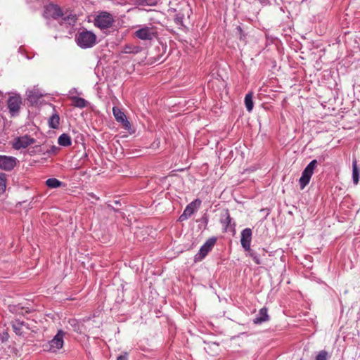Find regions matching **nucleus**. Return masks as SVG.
Here are the masks:
<instances>
[{
	"mask_svg": "<svg viewBox=\"0 0 360 360\" xmlns=\"http://www.w3.org/2000/svg\"><path fill=\"white\" fill-rule=\"evenodd\" d=\"M35 9L42 8L41 15L45 16V0H36V3L33 6Z\"/></svg>",
	"mask_w": 360,
	"mask_h": 360,
	"instance_id": "c756f323",
	"label": "nucleus"
},
{
	"mask_svg": "<svg viewBox=\"0 0 360 360\" xmlns=\"http://www.w3.org/2000/svg\"><path fill=\"white\" fill-rule=\"evenodd\" d=\"M317 165L316 160H314L309 162L306 167L302 174V176L300 179V184L301 189H303L310 181V179L314 173V170Z\"/></svg>",
	"mask_w": 360,
	"mask_h": 360,
	"instance_id": "423d86ee",
	"label": "nucleus"
},
{
	"mask_svg": "<svg viewBox=\"0 0 360 360\" xmlns=\"http://www.w3.org/2000/svg\"><path fill=\"white\" fill-rule=\"evenodd\" d=\"M112 112L116 121L120 122L125 129L130 128V122L127 120L125 114L119 108L113 107Z\"/></svg>",
	"mask_w": 360,
	"mask_h": 360,
	"instance_id": "4468645a",
	"label": "nucleus"
},
{
	"mask_svg": "<svg viewBox=\"0 0 360 360\" xmlns=\"http://www.w3.org/2000/svg\"><path fill=\"white\" fill-rule=\"evenodd\" d=\"M60 148L56 146H53L51 148L50 150H48L46 151L47 153H52L53 155L58 153V152L59 151Z\"/></svg>",
	"mask_w": 360,
	"mask_h": 360,
	"instance_id": "473e14b6",
	"label": "nucleus"
},
{
	"mask_svg": "<svg viewBox=\"0 0 360 360\" xmlns=\"http://www.w3.org/2000/svg\"><path fill=\"white\" fill-rule=\"evenodd\" d=\"M50 109L51 115L48 118V124L50 128L57 129L60 126V115L58 112L56 110L55 106L51 103H46V110Z\"/></svg>",
	"mask_w": 360,
	"mask_h": 360,
	"instance_id": "9b49d317",
	"label": "nucleus"
},
{
	"mask_svg": "<svg viewBox=\"0 0 360 360\" xmlns=\"http://www.w3.org/2000/svg\"><path fill=\"white\" fill-rule=\"evenodd\" d=\"M115 205H120V201L115 200Z\"/></svg>",
	"mask_w": 360,
	"mask_h": 360,
	"instance_id": "4c0bfd02",
	"label": "nucleus"
},
{
	"mask_svg": "<svg viewBox=\"0 0 360 360\" xmlns=\"http://www.w3.org/2000/svg\"><path fill=\"white\" fill-rule=\"evenodd\" d=\"M217 242V238L212 237L206 240L203 245L200 248L199 252L195 255V259L200 261L210 252Z\"/></svg>",
	"mask_w": 360,
	"mask_h": 360,
	"instance_id": "6e6552de",
	"label": "nucleus"
},
{
	"mask_svg": "<svg viewBox=\"0 0 360 360\" xmlns=\"http://www.w3.org/2000/svg\"><path fill=\"white\" fill-rule=\"evenodd\" d=\"M9 311L16 315H25L29 312L27 307L22 306L21 304H11L8 306Z\"/></svg>",
	"mask_w": 360,
	"mask_h": 360,
	"instance_id": "f3484780",
	"label": "nucleus"
},
{
	"mask_svg": "<svg viewBox=\"0 0 360 360\" xmlns=\"http://www.w3.org/2000/svg\"><path fill=\"white\" fill-rule=\"evenodd\" d=\"M262 255H265V253L266 252V250L264 248H262Z\"/></svg>",
	"mask_w": 360,
	"mask_h": 360,
	"instance_id": "e433bc0d",
	"label": "nucleus"
},
{
	"mask_svg": "<svg viewBox=\"0 0 360 360\" xmlns=\"http://www.w3.org/2000/svg\"><path fill=\"white\" fill-rule=\"evenodd\" d=\"M328 352L325 350H321L319 352L316 357V360H327Z\"/></svg>",
	"mask_w": 360,
	"mask_h": 360,
	"instance_id": "7c9ffc66",
	"label": "nucleus"
},
{
	"mask_svg": "<svg viewBox=\"0 0 360 360\" xmlns=\"http://www.w3.org/2000/svg\"><path fill=\"white\" fill-rule=\"evenodd\" d=\"M60 18H61V22H60L61 25L67 24L69 25H74L76 23L77 20L76 15L72 14L71 12L70 13H68V12L64 13V15L63 17H61Z\"/></svg>",
	"mask_w": 360,
	"mask_h": 360,
	"instance_id": "a211bd4d",
	"label": "nucleus"
},
{
	"mask_svg": "<svg viewBox=\"0 0 360 360\" xmlns=\"http://www.w3.org/2000/svg\"><path fill=\"white\" fill-rule=\"evenodd\" d=\"M252 234V229L250 228H246L243 230L241 232L240 243L243 249L248 252V256L252 257L255 264H260L261 261L258 255L250 248Z\"/></svg>",
	"mask_w": 360,
	"mask_h": 360,
	"instance_id": "f257e3e1",
	"label": "nucleus"
},
{
	"mask_svg": "<svg viewBox=\"0 0 360 360\" xmlns=\"http://www.w3.org/2000/svg\"><path fill=\"white\" fill-rule=\"evenodd\" d=\"M127 355V353H124V354L119 356L117 360H128Z\"/></svg>",
	"mask_w": 360,
	"mask_h": 360,
	"instance_id": "72a5a7b5",
	"label": "nucleus"
},
{
	"mask_svg": "<svg viewBox=\"0 0 360 360\" xmlns=\"http://www.w3.org/2000/svg\"><path fill=\"white\" fill-rule=\"evenodd\" d=\"M9 335L7 332H3L1 335H0V338L2 342L7 341L8 340Z\"/></svg>",
	"mask_w": 360,
	"mask_h": 360,
	"instance_id": "2f4dec72",
	"label": "nucleus"
},
{
	"mask_svg": "<svg viewBox=\"0 0 360 360\" xmlns=\"http://www.w3.org/2000/svg\"><path fill=\"white\" fill-rule=\"evenodd\" d=\"M157 1L155 0H136V5L138 6H155Z\"/></svg>",
	"mask_w": 360,
	"mask_h": 360,
	"instance_id": "cd10ccee",
	"label": "nucleus"
},
{
	"mask_svg": "<svg viewBox=\"0 0 360 360\" xmlns=\"http://www.w3.org/2000/svg\"><path fill=\"white\" fill-rule=\"evenodd\" d=\"M62 186H65V184L57 179L51 178L46 179V187L49 188H56Z\"/></svg>",
	"mask_w": 360,
	"mask_h": 360,
	"instance_id": "b1692460",
	"label": "nucleus"
},
{
	"mask_svg": "<svg viewBox=\"0 0 360 360\" xmlns=\"http://www.w3.org/2000/svg\"><path fill=\"white\" fill-rule=\"evenodd\" d=\"M352 178L354 184L357 185L359 181V170L357 167V161L356 159L352 162Z\"/></svg>",
	"mask_w": 360,
	"mask_h": 360,
	"instance_id": "5701e85b",
	"label": "nucleus"
},
{
	"mask_svg": "<svg viewBox=\"0 0 360 360\" xmlns=\"http://www.w3.org/2000/svg\"><path fill=\"white\" fill-rule=\"evenodd\" d=\"M107 207H108L110 210H112V211H115V212L118 211V210H116L113 206H112V205H110V204H108V205H107Z\"/></svg>",
	"mask_w": 360,
	"mask_h": 360,
	"instance_id": "c9c22d12",
	"label": "nucleus"
},
{
	"mask_svg": "<svg viewBox=\"0 0 360 360\" xmlns=\"http://www.w3.org/2000/svg\"><path fill=\"white\" fill-rule=\"evenodd\" d=\"M141 51V48L139 46L129 44L123 46L122 53L136 54L139 53Z\"/></svg>",
	"mask_w": 360,
	"mask_h": 360,
	"instance_id": "aec40b11",
	"label": "nucleus"
},
{
	"mask_svg": "<svg viewBox=\"0 0 360 360\" xmlns=\"http://www.w3.org/2000/svg\"><path fill=\"white\" fill-rule=\"evenodd\" d=\"M70 99L72 101V105L77 108H85L88 103L85 99L77 96H72Z\"/></svg>",
	"mask_w": 360,
	"mask_h": 360,
	"instance_id": "412c9836",
	"label": "nucleus"
},
{
	"mask_svg": "<svg viewBox=\"0 0 360 360\" xmlns=\"http://www.w3.org/2000/svg\"><path fill=\"white\" fill-rule=\"evenodd\" d=\"M75 41L82 49L91 48L96 44V36L94 32L84 30L76 35Z\"/></svg>",
	"mask_w": 360,
	"mask_h": 360,
	"instance_id": "f03ea898",
	"label": "nucleus"
},
{
	"mask_svg": "<svg viewBox=\"0 0 360 360\" xmlns=\"http://www.w3.org/2000/svg\"><path fill=\"white\" fill-rule=\"evenodd\" d=\"M221 222L226 224V225H230L231 219L228 210H223L220 213Z\"/></svg>",
	"mask_w": 360,
	"mask_h": 360,
	"instance_id": "a878e982",
	"label": "nucleus"
},
{
	"mask_svg": "<svg viewBox=\"0 0 360 360\" xmlns=\"http://www.w3.org/2000/svg\"><path fill=\"white\" fill-rule=\"evenodd\" d=\"M135 36L141 40H151L157 36V32L153 27H144L134 33Z\"/></svg>",
	"mask_w": 360,
	"mask_h": 360,
	"instance_id": "9d476101",
	"label": "nucleus"
},
{
	"mask_svg": "<svg viewBox=\"0 0 360 360\" xmlns=\"http://www.w3.org/2000/svg\"><path fill=\"white\" fill-rule=\"evenodd\" d=\"M27 100L32 105H37L41 103L44 98V91L37 86L29 89L26 91Z\"/></svg>",
	"mask_w": 360,
	"mask_h": 360,
	"instance_id": "7ed1b4c3",
	"label": "nucleus"
},
{
	"mask_svg": "<svg viewBox=\"0 0 360 360\" xmlns=\"http://www.w3.org/2000/svg\"><path fill=\"white\" fill-rule=\"evenodd\" d=\"M11 325L15 333L20 336L24 335L29 329L27 324L18 319L13 321Z\"/></svg>",
	"mask_w": 360,
	"mask_h": 360,
	"instance_id": "dca6fc26",
	"label": "nucleus"
},
{
	"mask_svg": "<svg viewBox=\"0 0 360 360\" xmlns=\"http://www.w3.org/2000/svg\"><path fill=\"white\" fill-rule=\"evenodd\" d=\"M269 320V315L267 314V309L266 307L262 308L258 316L253 320V323L255 324L262 323Z\"/></svg>",
	"mask_w": 360,
	"mask_h": 360,
	"instance_id": "6ab92c4d",
	"label": "nucleus"
},
{
	"mask_svg": "<svg viewBox=\"0 0 360 360\" xmlns=\"http://www.w3.org/2000/svg\"><path fill=\"white\" fill-rule=\"evenodd\" d=\"M34 143V139L28 136H23L16 139L13 143L14 148L19 150L25 148L29 145Z\"/></svg>",
	"mask_w": 360,
	"mask_h": 360,
	"instance_id": "2eb2a0df",
	"label": "nucleus"
},
{
	"mask_svg": "<svg viewBox=\"0 0 360 360\" xmlns=\"http://www.w3.org/2000/svg\"><path fill=\"white\" fill-rule=\"evenodd\" d=\"M6 188V175L0 173V193H4Z\"/></svg>",
	"mask_w": 360,
	"mask_h": 360,
	"instance_id": "c85d7f7f",
	"label": "nucleus"
},
{
	"mask_svg": "<svg viewBox=\"0 0 360 360\" xmlns=\"http://www.w3.org/2000/svg\"><path fill=\"white\" fill-rule=\"evenodd\" d=\"M245 104L248 112H251L253 108V101L252 94H248L245 97Z\"/></svg>",
	"mask_w": 360,
	"mask_h": 360,
	"instance_id": "393cba45",
	"label": "nucleus"
},
{
	"mask_svg": "<svg viewBox=\"0 0 360 360\" xmlns=\"http://www.w3.org/2000/svg\"><path fill=\"white\" fill-rule=\"evenodd\" d=\"M64 15L62 8L56 4L52 2L46 4V17L52 18L53 19L58 20Z\"/></svg>",
	"mask_w": 360,
	"mask_h": 360,
	"instance_id": "ddd939ff",
	"label": "nucleus"
},
{
	"mask_svg": "<svg viewBox=\"0 0 360 360\" xmlns=\"http://www.w3.org/2000/svg\"><path fill=\"white\" fill-rule=\"evenodd\" d=\"M58 143L61 146L68 147L72 144V139L68 134H63L58 137Z\"/></svg>",
	"mask_w": 360,
	"mask_h": 360,
	"instance_id": "4be33fe9",
	"label": "nucleus"
},
{
	"mask_svg": "<svg viewBox=\"0 0 360 360\" xmlns=\"http://www.w3.org/2000/svg\"><path fill=\"white\" fill-rule=\"evenodd\" d=\"M236 29L240 32V39H242L243 34V30H242L241 27L240 26H238Z\"/></svg>",
	"mask_w": 360,
	"mask_h": 360,
	"instance_id": "f704fd0d",
	"label": "nucleus"
},
{
	"mask_svg": "<svg viewBox=\"0 0 360 360\" xmlns=\"http://www.w3.org/2000/svg\"><path fill=\"white\" fill-rule=\"evenodd\" d=\"M184 14L179 12L175 14L174 21L179 27L184 26Z\"/></svg>",
	"mask_w": 360,
	"mask_h": 360,
	"instance_id": "bb28decb",
	"label": "nucleus"
},
{
	"mask_svg": "<svg viewBox=\"0 0 360 360\" xmlns=\"http://www.w3.org/2000/svg\"><path fill=\"white\" fill-rule=\"evenodd\" d=\"M113 22L112 15L108 12H101L94 19V25L101 29L109 28Z\"/></svg>",
	"mask_w": 360,
	"mask_h": 360,
	"instance_id": "20e7f679",
	"label": "nucleus"
},
{
	"mask_svg": "<svg viewBox=\"0 0 360 360\" xmlns=\"http://www.w3.org/2000/svg\"><path fill=\"white\" fill-rule=\"evenodd\" d=\"M17 161L15 157L0 155V169L11 171L16 166Z\"/></svg>",
	"mask_w": 360,
	"mask_h": 360,
	"instance_id": "f8f14e48",
	"label": "nucleus"
},
{
	"mask_svg": "<svg viewBox=\"0 0 360 360\" xmlns=\"http://www.w3.org/2000/svg\"><path fill=\"white\" fill-rule=\"evenodd\" d=\"M21 104L22 98L20 95L15 94L8 98L7 105L12 117L17 116L19 114Z\"/></svg>",
	"mask_w": 360,
	"mask_h": 360,
	"instance_id": "0eeeda50",
	"label": "nucleus"
},
{
	"mask_svg": "<svg viewBox=\"0 0 360 360\" xmlns=\"http://www.w3.org/2000/svg\"><path fill=\"white\" fill-rule=\"evenodd\" d=\"M202 201L200 199H195L189 203L185 208L183 214L179 217V221H183L195 212L200 207Z\"/></svg>",
	"mask_w": 360,
	"mask_h": 360,
	"instance_id": "1a4fd4ad",
	"label": "nucleus"
},
{
	"mask_svg": "<svg viewBox=\"0 0 360 360\" xmlns=\"http://www.w3.org/2000/svg\"><path fill=\"white\" fill-rule=\"evenodd\" d=\"M65 335V333L64 331L59 330L57 334L49 342V347L47 351L51 353H57L59 350L62 349L64 345L63 338Z\"/></svg>",
	"mask_w": 360,
	"mask_h": 360,
	"instance_id": "39448f33",
	"label": "nucleus"
}]
</instances>
